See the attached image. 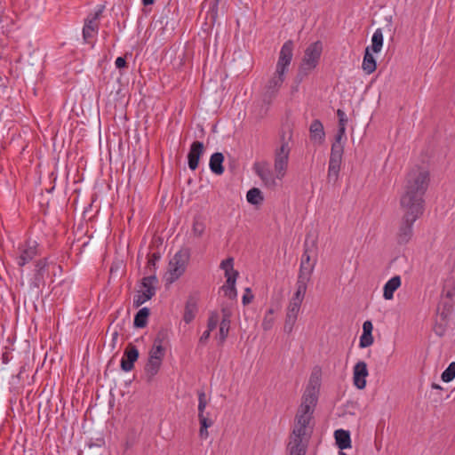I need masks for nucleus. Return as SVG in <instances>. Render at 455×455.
Returning <instances> with one entry per match:
<instances>
[{
    "label": "nucleus",
    "instance_id": "15",
    "mask_svg": "<svg viewBox=\"0 0 455 455\" xmlns=\"http://www.w3.org/2000/svg\"><path fill=\"white\" fill-rule=\"evenodd\" d=\"M368 376L367 364L363 361L355 363L353 370L354 385L358 389H363L366 387V377Z\"/></svg>",
    "mask_w": 455,
    "mask_h": 455
},
{
    "label": "nucleus",
    "instance_id": "30",
    "mask_svg": "<svg viewBox=\"0 0 455 455\" xmlns=\"http://www.w3.org/2000/svg\"><path fill=\"white\" fill-rule=\"evenodd\" d=\"M246 199L252 205H259L264 201V196L259 188H252L248 190Z\"/></svg>",
    "mask_w": 455,
    "mask_h": 455
},
{
    "label": "nucleus",
    "instance_id": "46",
    "mask_svg": "<svg viewBox=\"0 0 455 455\" xmlns=\"http://www.w3.org/2000/svg\"><path fill=\"white\" fill-rule=\"evenodd\" d=\"M205 229V225L204 222L199 221L198 220L195 219L193 223V233L196 236H201Z\"/></svg>",
    "mask_w": 455,
    "mask_h": 455
},
{
    "label": "nucleus",
    "instance_id": "10",
    "mask_svg": "<svg viewBox=\"0 0 455 455\" xmlns=\"http://www.w3.org/2000/svg\"><path fill=\"white\" fill-rule=\"evenodd\" d=\"M104 9V5L99 6V9L94 13H90L84 20V26L83 28V38L84 43L90 44L91 39L98 33L100 25L98 20L101 16Z\"/></svg>",
    "mask_w": 455,
    "mask_h": 455
},
{
    "label": "nucleus",
    "instance_id": "55",
    "mask_svg": "<svg viewBox=\"0 0 455 455\" xmlns=\"http://www.w3.org/2000/svg\"><path fill=\"white\" fill-rule=\"evenodd\" d=\"M118 335H119V333H118L117 330H114L111 332L112 339H111V342L109 344V347H110L111 350H114L116 348L117 339H118Z\"/></svg>",
    "mask_w": 455,
    "mask_h": 455
},
{
    "label": "nucleus",
    "instance_id": "63",
    "mask_svg": "<svg viewBox=\"0 0 455 455\" xmlns=\"http://www.w3.org/2000/svg\"><path fill=\"white\" fill-rule=\"evenodd\" d=\"M339 455H347V454H346L345 452H343L342 451H340L339 452Z\"/></svg>",
    "mask_w": 455,
    "mask_h": 455
},
{
    "label": "nucleus",
    "instance_id": "45",
    "mask_svg": "<svg viewBox=\"0 0 455 455\" xmlns=\"http://www.w3.org/2000/svg\"><path fill=\"white\" fill-rule=\"evenodd\" d=\"M165 355V348L162 345H155L153 344V347L149 351V355H155L159 357L161 360L164 359Z\"/></svg>",
    "mask_w": 455,
    "mask_h": 455
},
{
    "label": "nucleus",
    "instance_id": "40",
    "mask_svg": "<svg viewBox=\"0 0 455 455\" xmlns=\"http://www.w3.org/2000/svg\"><path fill=\"white\" fill-rule=\"evenodd\" d=\"M441 378L444 382H450L455 378V362L449 364V366L443 371Z\"/></svg>",
    "mask_w": 455,
    "mask_h": 455
},
{
    "label": "nucleus",
    "instance_id": "11",
    "mask_svg": "<svg viewBox=\"0 0 455 455\" xmlns=\"http://www.w3.org/2000/svg\"><path fill=\"white\" fill-rule=\"evenodd\" d=\"M310 435L311 432L309 434L300 432L299 435L298 432L292 431L291 435V441L287 446L289 455H306Z\"/></svg>",
    "mask_w": 455,
    "mask_h": 455
},
{
    "label": "nucleus",
    "instance_id": "9",
    "mask_svg": "<svg viewBox=\"0 0 455 455\" xmlns=\"http://www.w3.org/2000/svg\"><path fill=\"white\" fill-rule=\"evenodd\" d=\"M291 140V133L289 135L288 140H285V134L283 132L281 135V146L275 150V170L277 172L278 178H283L285 174L289 154H290V147L289 140Z\"/></svg>",
    "mask_w": 455,
    "mask_h": 455
},
{
    "label": "nucleus",
    "instance_id": "50",
    "mask_svg": "<svg viewBox=\"0 0 455 455\" xmlns=\"http://www.w3.org/2000/svg\"><path fill=\"white\" fill-rule=\"evenodd\" d=\"M447 323L448 322H443V323H436L434 326V331L436 335H438L439 337H442L444 335L445 333V331H446V325H447Z\"/></svg>",
    "mask_w": 455,
    "mask_h": 455
},
{
    "label": "nucleus",
    "instance_id": "13",
    "mask_svg": "<svg viewBox=\"0 0 455 455\" xmlns=\"http://www.w3.org/2000/svg\"><path fill=\"white\" fill-rule=\"evenodd\" d=\"M205 151L204 145L202 141L195 140L191 145L188 154V164L191 171H196L200 163L201 157Z\"/></svg>",
    "mask_w": 455,
    "mask_h": 455
},
{
    "label": "nucleus",
    "instance_id": "51",
    "mask_svg": "<svg viewBox=\"0 0 455 455\" xmlns=\"http://www.w3.org/2000/svg\"><path fill=\"white\" fill-rule=\"evenodd\" d=\"M221 289L224 291L226 296L230 299H235L237 296V291L235 287H226L222 286Z\"/></svg>",
    "mask_w": 455,
    "mask_h": 455
},
{
    "label": "nucleus",
    "instance_id": "52",
    "mask_svg": "<svg viewBox=\"0 0 455 455\" xmlns=\"http://www.w3.org/2000/svg\"><path fill=\"white\" fill-rule=\"evenodd\" d=\"M105 441L103 438L97 439L96 443H91L89 444V449L92 451V452H98L99 449H101L104 445Z\"/></svg>",
    "mask_w": 455,
    "mask_h": 455
},
{
    "label": "nucleus",
    "instance_id": "58",
    "mask_svg": "<svg viewBox=\"0 0 455 455\" xmlns=\"http://www.w3.org/2000/svg\"><path fill=\"white\" fill-rule=\"evenodd\" d=\"M455 296V290L452 289V290H449L446 291L444 297L443 298V299H446V300H451L453 301V297Z\"/></svg>",
    "mask_w": 455,
    "mask_h": 455
},
{
    "label": "nucleus",
    "instance_id": "23",
    "mask_svg": "<svg viewBox=\"0 0 455 455\" xmlns=\"http://www.w3.org/2000/svg\"><path fill=\"white\" fill-rule=\"evenodd\" d=\"M400 275H395L389 279L384 285L383 297L387 300H390L394 297V292L401 286Z\"/></svg>",
    "mask_w": 455,
    "mask_h": 455
},
{
    "label": "nucleus",
    "instance_id": "1",
    "mask_svg": "<svg viewBox=\"0 0 455 455\" xmlns=\"http://www.w3.org/2000/svg\"><path fill=\"white\" fill-rule=\"evenodd\" d=\"M430 184V172L425 167L415 165L405 176L404 191L400 198L401 209L425 211V195Z\"/></svg>",
    "mask_w": 455,
    "mask_h": 455
},
{
    "label": "nucleus",
    "instance_id": "36",
    "mask_svg": "<svg viewBox=\"0 0 455 455\" xmlns=\"http://www.w3.org/2000/svg\"><path fill=\"white\" fill-rule=\"evenodd\" d=\"M311 274L308 271L299 270L296 283L297 289L307 291V282L310 280Z\"/></svg>",
    "mask_w": 455,
    "mask_h": 455
},
{
    "label": "nucleus",
    "instance_id": "37",
    "mask_svg": "<svg viewBox=\"0 0 455 455\" xmlns=\"http://www.w3.org/2000/svg\"><path fill=\"white\" fill-rule=\"evenodd\" d=\"M199 436L201 439H207L209 436L208 428L213 425V420L209 419H199Z\"/></svg>",
    "mask_w": 455,
    "mask_h": 455
},
{
    "label": "nucleus",
    "instance_id": "25",
    "mask_svg": "<svg viewBox=\"0 0 455 455\" xmlns=\"http://www.w3.org/2000/svg\"><path fill=\"white\" fill-rule=\"evenodd\" d=\"M224 155L220 152L213 153L211 156L209 166L211 171L216 175L223 174L225 169L223 166Z\"/></svg>",
    "mask_w": 455,
    "mask_h": 455
},
{
    "label": "nucleus",
    "instance_id": "20",
    "mask_svg": "<svg viewBox=\"0 0 455 455\" xmlns=\"http://www.w3.org/2000/svg\"><path fill=\"white\" fill-rule=\"evenodd\" d=\"M163 360L155 355H149L148 362L145 365V373L147 378V382L150 383L154 379V377L158 373Z\"/></svg>",
    "mask_w": 455,
    "mask_h": 455
},
{
    "label": "nucleus",
    "instance_id": "61",
    "mask_svg": "<svg viewBox=\"0 0 455 455\" xmlns=\"http://www.w3.org/2000/svg\"><path fill=\"white\" fill-rule=\"evenodd\" d=\"M156 0H142V4L144 6L151 5L155 3Z\"/></svg>",
    "mask_w": 455,
    "mask_h": 455
},
{
    "label": "nucleus",
    "instance_id": "22",
    "mask_svg": "<svg viewBox=\"0 0 455 455\" xmlns=\"http://www.w3.org/2000/svg\"><path fill=\"white\" fill-rule=\"evenodd\" d=\"M299 307L289 305L287 307V313L285 317V322L283 325L284 332L290 334L294 327V324L297 321L298 314L299 312Z\"/></svg>",
    "mask_w": 455,
    "mask_h": 455
},
{
    "label": "nucleus",
    "instance_id": "28",
    "mask_svg": "<svg viewBox=\"0 0 455 455\" xmlns=\"http://www.w3.org/2000/svg\"><path fill=\"white\" fill-rule=\"evenodd\" d=\"M150 309L148 307L140 308L134 315L133 326L138 329L145 328L148 322Z\"/></svg>",
    "mask_w": 455,
    "mask_h": 455
},
{
    "label": "nucleus",
    "instance_id": "14",
    "mask_svg": "<svg viewBox=\"0 0 455 455\" xmlns=\"http://www.w3.org/2000/svg\"><path fill=\"white\" fill-rule=\"evenodd\" d=\"M253 170L267 187H274L275 185V180L272 171L269 169L268 163L256 162L253 164Z\"/></svg>",
    "mask_w": 455,
    "mask_h": 455
},
{
    "label": "nucleus",
    "instance_id": "62",
    "mask_svg": "<svg viewBox=\"0 0 455 455\" xmlns=\"http://www.w3.org/2000/svg\"><path fill=\"white\" fill-rule=\"evenodd\" d=\"M431 387L434 389H439V390L443 389L442 387L440 385L436 384V383H432Z\"/></svg>",
    "mask_w": 455,
    "mask_h": 455
},
{
    "label": "nucleus",
    "instance_id": "64",
    "mask_svg": "<svg viewBox=\"0 0 455 455\" xmlns=\"http://www.w3.org/2000/svg\"><path fill=\"white\" fill-rule=\"evenodd\" d=\"M111 331V325L108 326L107 333H108Z\"/></svg>",
    "mask_w": 455,
    "mask_h": 455
},
{
    "label": "nucleus",
    "instance_id": "57",
    "mask_svg": "<svg viewBox=\"0 0 455 455\" xmlns=\"http://www.w3.org/2000/svg\"><path fill=\"white\" fill-rule=\"evenodd\" d=\"M305 77H307V76H305V73H302L301 71H299V70L298 69L297 75H296V76H295V83H296L297 84H300V83L305 79Z\"/></svg>",
    "mask_w": 455,
    "mask_h": 455
},
{
    "label": "nucleus",
    "instance_id": "47",
    "mask_svg": "<svg viewBox=\"0 0 455 455\" xmlns=\"http://www.w3.org/2000/svg\"><path fill=\"white\" fill-rule=\"evenodd\" d=\"M238 275H239L238 271H233V272H231V274L225 275L227 280H226V284H224L223 286L235 287V282H236Z\"/></svg>",
    "mask_w": 455,
    "mask_h": 455
},
{
    "label": "nucleus",
    "instance_id": "31",
    "mask_svg": "<svg viewBox=\"0 0 455 455\" xmlns=\"http://www.w3.org/2000/svg\"><path fill=\"white\" fill-rule=\"evenodd\" d=\"M304 247L305 249L301 257L299 270L308 271L309 273H312L315 267V263H310L309 249L307 240L305 241Z\"/></svg>",
    "mask_w": 455,
    "mask_h": 455
},
{
    "label": "nucleus",
    "instance_id": "16",
    "mask_svg": "<svg viewBox=\"0 0 455 455\" xmlns=\"http://www.w3.org/2000/svg\"><path fill=\"white\" fill-rule=\"evenodd\" d=\"M323 52V44L321 41H316L310 44L305 50L302 60L310 64L318 65L321 54Z\"/></svg>",
    "mask_w": 455,
    "mask_h": 455
},
{
    "label": "nucleus",
    "instance_id": "44",
    "mask_svg": "<svg viewBox=\"0 0 455 455\" xmlns=\"http://www.w3.org/2000/svg\"><path fill=\"white\" fill-rule=\"evenodd\" d=\"M220 267L225 271V275L231 274V272L235 271L234 269V259L228 258L220 263Z\"/></svg>",
    "mask_w": 455,
    "mask_h": 455
},
{
    "label": "nucleus",
    "instance_id": "29",
    "mask_svg": "<svg viewBox=\"0 0 455 455\" xmlns=\"http://www.w3.org/2000/svg\"><path fill=\"white\" fill-rule=\"evenodd\" d=\"M155 295L156 292L153 291V289L139 291V294L133 298V307L136 308L140 307L145 302L151 299Z\"/></svg>",
    "mask_w": 455,
    "mask_h": 455
},
{
    "label": "nucleus",
    "instance_id": "5",
    "mask_svg": "<svg viewBox=\"0 0 455 455\" xmlns=\"http://www.w3.org/2000/svg\"><path fill=\"white\" fill-rule=\"evenodd\" d=\"M8 346H4V351L2 353V371L4 373L5 382L12 386L20 381V374L21 372V362H20V355L15 351L10 338L7 339Z\"/></svg>",
    "mask_w": 455,
    "mask_h": 455
},
{
    "label": "nucleus",
    "instance_id": "8",
    "mask_svg": "<svg viewBox=\"0 0 455 455\" xmlns=\"http://www.w3.org/2000/svg\"><path fill=\"white\" fill-rule=\"evenodd\" d=\"M190 258V249L181 248L169 262L170 282L172 283L180 278L186 270L187 264Z\"/></svg>",
    "mask_w": 455,
    "mask_h": 455
},
{
    "label": "nucleus",
    "instance_id": "35",
    "mask_svg": "<svg viewBox=\"0 0 455 455\" xmlns=\"http://www.w3.org/2000/svg\"><path fill=\"white\" fill-rule=\"evenodd\" d=\"M230 320L221 319L220 323V331H219V344H223L226 339L228 336L229 329H230Z\"/></svg>",
    "mask_w": 455,
    "mask_h": 455
},
{
    "label": "nucleus",
    "instance_id": "34",
    "mask_svg": "<svg viewBox=\"0 0 455 455\" xmlns=\"http://www.w3.org/2000/svg\"><path fill=\"white\" fill-rule=\"evenodd\" d=\"M198 419H209L208 414L204 415V410L207 405L206 395L204 390H198Z\"/></svg>",
    "mask_w": 455,
    "mask_h": 455
},
{
    "label": "nucleus",
    "instance_id": "33",
    "mask_svg": "<svg viewBox=\"0 0 455 455\" xmlns=\"http://www.w3.org/2000/svg\"><path fill=\"white\" fill-rule=\"evenodd\" d=\"M158 279L155 274L145 276L140 280V288L142 290L153 289L156 292Z\"/></svg>",
    "mask_w": 455,
    "mask_h": 455
},
{
    "label": "nucleus",
    "instance_id": "27",
    "mask_svg": "<svg viewBox=\"0 0 455 455\" xmlns=\"http://www.w3.org/2000/svg\"><path fill=\"white\" fill-rule=\"evenodd\" d=\"M453 309V301L442 299L437 307V314H439L442 322H448Z\"/></svg>",
    "mask_w": 455,
    "mask_h": 455
},
{
    "label": "nucleus",
    "instance_id": "48",
    "mask_svg": "<svg viewBox=\"0 0 455 455\" xmlns=\"http://www.w3.org/2000/svg\"><path fill=\"white\" fill-rule=\"evenodd\" d=\"M317 66L314 64H310L302 60L301 64L299 67V70L302 73H305V76H307L312 70H314Z\"/></svg>",
    "mask_w": 455,
    "mask_h": 455
},
{
    "label": "nucleus",
    "instance_id": "59",
    "mask_svg": "<svg viewBox=\"0 0 455 455\" xmlns=\"http://www.w3.org/2000/svg\"><path fill=\"white\" fill-rule=\"evenodd\" d=\"M347 124V118L344 117V118H340L339 120V124L338 125L339 126H342V127H346Z\"/></svg>",
    "mask_w": 455,
    "mask_h": 455
},
{
    "label": "nucleus",
    "instance_id": "49",
    "mask_svg": "<svg viewBox=\"0 0 455 455\" xmlns=\"http://www.w3.org/2000/svg\"><path fill=\"white\" fill-rule=\"evenodd\" d=\"M253 298L254 296L252 294L251 289L249 287L245 288L244 294L243 295L242 298L243 304L244 306L249 305L253 300Z\"/></svg>",
    "mask_w": 455,
    "mask_h": 455
},
{
    "label": "nucleus",
    "instance_id": "17",
    "mask_svg": "<svg viewBox=\"0 0 455 455\" xmlns=\"http://www.w3.org/2000/svg\"><path fill=\"white\" fill-rule=\"evenodd\" d=\"M25 246L19 259L18 263L20 266H24L39 254L37 250L38 243L36 241L28 240Z\"/></svg>",
    "mask_w": 455,
    "mask_h": 455
},
{
    "label": "nucleus",
    "instance_id": "2",
    "mask_svg": "<svg viewBox=\"0 0 455 455\" xmlns=\"http://www.w3.org/2000/svg\"><path fill=\"white\" fill-rule=\"evenodd\" d=\"M319 389L320 382L318 379H315L314 376L311 375L294 419L292 431L298 432L299 435L300 432L307 433V427L313 419L315 408L317 405Z\"/></svg>",
    "mask_w": 455,
    "mask_h": 455
},
{
    "label": "nucleus",
    "instance_id": "26",
    "mask_svg": "<svg viewBox=\"0 0 455 455\" xmlns=\"http://www.w3.org/2000/svg\"><path fill=\"white\" fill-rule=\"evenodd\" d=\"M362 68L368 75L373 73L377 68L376 60L371 52L369 46L365 48Z\"/></svg>",
    "mask_w": 455,
    "mask_h": 455
},
{
    "label": "nucleus",
    "instance_id": "12",
    "mask_svg": "<svg viewBox=\"0 0 455 455\" xmlns=\"http://www.w3.org/2000/svg\"><path fill=\"white\" fill-rule=\"evenodd\" d=\"M139 357L140 352L137 347L132 343H129L124 348V355L120 362L122 371L128 372L133 370L134 363Z\"/></svg>",
    "mask_w": 455,
    "mask_h": 455
},
{
    "label": "nucleus",
    "instance_id": "32",
    "mask_svg": "<svg viewBox=\"0 0 455 455\" xmlns=\"http://www.w3.org/2000/svg\"><path fill=\"white\" fill-rule=\"evenodd\" d=\"M383 44V34L380 28H378L371 38V45L370 47V51L371 50L374 53H378L380 52Z\"/></svg>",
    "mask_w": 455,
    "mask_h": 455
},
{
    "label": "nucleus",
    "instance_id": "56",
    "mask_svg": "<svg viewBox=\"0 0 455 455\" xmlns=\"http://www.w3.org/2000/svg\"><path fill=\"white\" fill-rule=\"evenodd\" d=\"M210 335H211V331H205L203 335L200 337L199 339V344L201 345H204L207 343L209 338H210Z\"/></svg>",
    "mask_w": 455,
    "mask_h": 455
},
{
    "label": "nucleus",
    "instance_id": "38",
    "mask_svg": "<svg viewBox=\"0 0 455 455\" xmlns=\"http://www.w3.org/2000/svg\"><path fill=\"white\" fill-rule=\"evenodd\" d=\"M160 258H161V254L158 251L153 252L149 255V258H148V260L147 263V267H146V270L148 273H149L150 275L151 274L156 275V261L159 260Z\"/></svg>",
    "mask_w": 455,
    "mask_h": 455
},
{
    "label": "nucleus",
    "instance_id": "3",
    "mask_svg": "<svg viewBox=\"0 0 455 455\" xmlns=\"http://www.w3.org/2000/svg\"><path fill=\"white\" fill-rule=\"evenodd\" d=\"M293 49L294 43L292 40H287L283 44L279 52L275 72L266 85V92L263 95L264 103L270 104L282 86L284 81L285 72L288 70V67L292 60Z\"/></svg>",
    "mask_w": 455,
    "mask_h": 455
},
{
    "label": "nucleus",
    "instance_id": "18",
    "mask_svg": "<svg viewBox=\"0 0 455 455\" xmlns=\"http://www.w3.org/2000/svg\"><path fill=\"white\" fill-rule=\"evenodd\" d=\"M309 137L313 142L322 145L325 140V132L323 123L319 119L312 121L309 126Z\"/></svg>",
    "mask_w": 455,
    "mask_h": 455
},
{
    "label": "nucleus",
    "instance_id": "43",
    "mask_svg": "<svg viewBox=\"0 0 455 455\" xmlns=\"http://www.w3.org/2000/svg\"><path fill=\"white\" fill-rule=\"evenodd\" d=\"M168 339V330L165 328H161L154 339L155 345H164V343Z\"/></svg>",
    "mask_w": 455,
    "mask_h": 455
},
{
    "label": "nucleus",
    "instance_id": "19",
    "mask_svg": "<svg viewBox=\"0 0 455 455\" xmlns=\"http://www.w3.org/2000/svg\"><path fill=\"white\" fill-rule=\"evenodd\" d=\"M198 297L196 295H189L184 309L183 320L186 323H190L196 317L198 311Z\"/></svg>",
    "mask_w": 455,
    "mask_h": 455
},
{
    "label": "nucleus",
    "instance_id": "39",
    "mask_svg": "<svg viewBox=\"0 0 455 455\" xmlns=\"http://www.w3.org/2000/svg\"><path fill=\"white\" fill-rule=\"evenodd\" d=\"M275 310L273 308H269L263 318L262 321V328L264 331H269L274 324L275 318L273 316Z\"/></svg>",
    "mask_w": 455,
    "mask_h": 455
},
{
    "label": "nucleus",
    "instance_id": "41",
    "mask_svg": "<svg viewBox=\"0 0 455 455\" xmlns=\"http://www.w3.org/2000/svg\"><path fill=\"white\" fill-rule=\"evenodd\" d=\"M307 291H303L300 289H297L293 297L291 298L289 305L294 306L300 308L301 303L304 299L305 294Z\"/></svg>",
    "mask_w": 455,
    "mask_h": 455
},
{
    "label": "nucleus",
    "instance_id": "24",
    "mask_svg": "<svg viewBox=\"0 0 455 455\" xmlns=\"http://www.w3.org/2000/svg\"><path fill=\"white\" fill-rule=\"evenodd\" d=\"M336 445L340 451L351 447V437L348 430L338 429L334 432Z\"/></svg>",
    "mask_w": 455,
    "mask_h": 455
},
{
    "label": "nucleus",
    "instance_id": "21",
    "mask_svg": "<svg viewBox=\"0 0 455 455\" xmlns=\"http://www.w3.org/2000/svg\"><path fill=\"white\" fill-rule=\"evenodd\" d=\"M373 325L371 321L367 320L363 323V334L360 337L359 347L365 348L371 346L374 342L372 336Z\"/></svg>",
    "mask_w": 455,
    "mask_h": 455
},
{
    "label": "nucleus",
    "instance_id": "6",
    "mask_svg": "<svg viewBox=\"0 0 455 455\" xmlns=\"http://www.w3.org/2000/svg\"><path fill=\"white\" fill-rule=\"evenodd\" d=\"M47 266V258L37 260L35 264L33 275L22 283L29 296L34 299L37 300L42 295V288L45 285L44 276L48 274Z\"/></svg>",
    "mask_w": 455,
    "mask_h": 455
},
{
    "label": "nucleus",
    "instance_id": "42",
    "mask_svg": "<svg viewBox=\"0 0 455 455\" xmlns=\"http://www.w3.org/2000/svg\"><path fill=\"white\" fill-rule=\"evenodd\" d=\"M220 320V316L218 312L212 311L210 313L208 321H207V331H212L218 325Z\"/></svg>",
    "mask_w": 455,
    "mask_h": 455
},
{
    "label": "nucleus",
    "instance_id": "60",
    "mask_svg": "<svg viewBox=\"0 0 455 455\" xmlns=\"http://www.w3.org/2000/svg\"><path fill=\"white\" fill-rule=\"evenodd\" d=\"M337 116H338L339 120L340 118H344V117H346V114H345V112H344L343 110H341V109H338V110H337Z\"/></svg>",
    "mask_w": 455,
    "mask_h": 455
},
{
    "label": "nucleus",
    "instance_id": "53",
    "mask_svg": "<svg viewBox=\"0 0 455 455\" xmlns=\"http://www.w3.org/2000/svg\"><path fill=\"white\" fill-rule=\"evenodd\" d=\"M222 319L230 320L232 310L228 306H221Z\"/></svg>",
    "mask_w": 455,
    "mask_h": 455
},
{
    "label": "nucleus",
    "instance_id": "54",
    "mask_svg": "<svg viewBox=\"0 0 455 455\" xmlns=\"http://www.w3.org/2000/svg\"><path fill=\"white\" fill-rule=\"evenodd\" d=\"M116 67L119 69L126 68L128 67L126 62V56L117 57L116 60Z\"/></svg>",
    "mask_w": 455,
    "mask_h": 455
},
{
    "label": "nucleus",
    "instance_id": "7",
    "mask_svg": "<svg viewBox=\"0 0 455 455\" xmlns=\"http://www.w3.org/2000/svg\"><path fill=\"white\" fill-rule=\"evenodd\" d=\"M403 215L402 217L398 232L396 234L397 243L406 244L410 242L413 235L412 226L414 222L419 219L424 212L412 209H402Z\"/></svg>",
    "mask_w": 455,
    "mask_h": 455
},
{
    "label": "nucleus",
    "instance_id": "4",
    "mask_svg": "<svg viewBox=\"0 0 455 455\" xmlns=\"http://www.w3.org/2000/svg\"><path fill=\"white\" fill-rule=\"evenodd\" d=\"M346 140V127L338 125V131L337 133L335 134L334 141L331 143V154L329 158L327 175L329 181L332 180L333 182H335L338 180L344 154V144Z\"/></svg>",
    "mask_w": 455,
    "mask_h": 455
}]
</instances>
